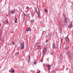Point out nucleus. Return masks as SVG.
I'll return each mask as SVG.
<instances>
[{"mask_svg": "<svg viewBox=\"0 0 73 73\" xmlns=\"http://www.w3.org/2000/svg\"><path fill=\"white\" fill-rule=\"evenodd\" d=\"M71 51H70V50H68L67 54L69 58H72V55H71Z\"/></svg>", "mask_w": 73, "mask_h": 73, "instance_id": "1", "label": "nucleus"}, {"mask_svg": "<svg viewBox=\"0 0 73 73\" xmlns=\"http://www.w3.org/2000/svg\"><path fill=\"white\" fill-rule=\"evenodd\" d=\"M46 50H47V48L46 47H44L43 49L42 53H46Z\"/></svg>", "mask_w": 73, "mask_h": 73, "instance_id": "2", "label": "nucleus"}, {"mask_svg": "<svg viewBox=\"0 0 73 73\" xmlns=\"http://www.w3.org/2000/svg\"><path fill=\"white\" fill-rule=\"evenodd\" d=\"M21 48L22 49L24 48V42L21 43Z\"/></svg>", "mask_w": 73, "mask_h": 73, "instance_id": "3", "label": "nucleus"}, {"mask_svg": "<svg viewBox=\"0 0 73 73\" xmlns=\"http://www.w3.org/2000/svg\"><path fill=\"white\" fill-rule=\"evenodd\" d=\"M47 66L48 67V72H50V68H51V65H50L49 64H48L47 65Z\"/></svg>", "mask_w": 73, "mask_h": 73, "instance_id": "4", "label": "nucleus"}, {"mask_svg": "<svg viewBox=\"0 0 73 73\" xmlns=\"http://www.w3.org/2000/svg\"><path fill=\"white\" fill-rule=\"evenodd\" d=\"M65 40L66 41L69 42V39L68 38L66 37L65 38Z\"/></svg>", "mask_w": 73, "mask_h": 73, "instance_id": "5", "label": "nucleus"}, {"mask_svg": "<svg viewBox=\"0 0 73 73\" xmlns=\"http://www.w3.org/2000/svg\"><path fill=\"white\" fill-rule=\"evenodd\" d=\"M53 49H54L56 47V44L54 43H53L52 44Z\"/></svg>", "mask_w": 73, "mask_h": 73, "instance_id": "6", "label": "nucleus"}, {"mask_svg": "<svg viewBox=\"0 0 73 73\" xmlns=\"http://www.w3.org/2000/svg\"><path fill=\"white\" fill-rule=\"evenodd\" d=\"M62 54H61V53L59 54V58L60 60H61V59H62Z\"/></svg>", "mask_w": 73, "mask_h": 73, "instance_id": "7", "label": "nucleus"}, {"mask_svg": "<svg viewBox=\"0 0 73 73\" xmlns=\"http://www.w3.org/2000/svg\"><path fill=\"white\" fill-rule=\"evenodd\" d=\"M73 27V24L72 23L69 24V25L68 26L69 28H71V27Z\"/></svg>", "mask_w": 73, "mask_h": 73, "instance_id": "8", "label": "nucleus"}, {"mask_svg": "<svg viewBox=\"0 0 73 73\" xmlns=\"http://www.w3.org/2000/svg\"><path fill=\"white\" fill-rule=\"evenodd\" d=\"M69 46H68L64 48V49L65 50H68V49H69Z\"/></svg>", "mask_w": 73, "mask_h": 73, "instance_id": "9", "label": "nucleus"}, {"mask_svg": "<svg viewBox=\"0 0 73 73\" xmlns=\"http://www.w3.org/2000/svg\"><path fill=\"white\" fill-rule=\"evenodd\" d=\"M67 18L66 17L64 19V22L65 23H67L68 21H67Z\"/></svg>", "mask_w": 73, "mask_h": 73, "instance_id": "10", "label": "nucleus"}, {"mask_svg": "<svg viewBox=\"0 0 73 73\" xmlns=\"http://www.w3.org/2000/svg\"><path fill=\"white\" fill-rule=\"evenodd\" d=\"M35 11H36V13H37V12H38V11H39V9L37 8H36Z\"/></svg>", "mask_w": 73, "mask_h": 73, "instance_id": "11", "label": "nucleus"}, {"mask_svg": "<svg viewBox=\"0 0 73 73\" xmlns=\"http://www.w3.org/2000/svg\"><path fill=\"white\" fill-rule=\"evenodd\" d=\"M36 13H37L38 16H39V15H40V11H37Z\"/></svg>", "mask_w": 73, "mask_h": 73, "instance_id": "12", "label": "nucleus"}, {"mask_svg": "<svg viewBox=\"0 0 73 73\" xmlns=\"http://www.w3.org/2000/svg\"><path fill=\"white\" fill-rule=\"evenodd\" d=\"M19 53L18 52H16L15 53V55H16V56H18V55H19Z\"/></svg>", "mask_w": 73, "mask_h": 73, "instance_id": "13", "label": "nucleus"}, {"mask_svg": "<svg viewBox=\"0 0 73 73\" xmlns=\"http://www.w3.org/2000/svg\"><path fill=\"white\" fill-rule=\"evenodd\" d=\"M5 22L6 23V24H8V20H6Z\"/></svg>", "mask_w": 73, "mask_h": 73, "instance_id": "14", "label": "nucleus"}, {"mask_svg": "<svg viewBox=\"0 0 73 73\" xmlns=\"http://www.w3.org/2000/svg\"><path fill=\"white\" fill-rule=\"evenodd\" d=\"M51 38H52V35H50L49 36V39H51Z\"/></svg>", "mask_w": 73, "mask_h": 73, "instance_id": "15", "label": "nucleus"}, {"mask_svg": "<svg viewBox=\"0 0 73 73\" xmlns=\"http://www.w3.org/2000/svg\"><path fill=\"white\" fill-rule=\"evenodd\" d=\"M38 46V43H36L35 44V46Z\"/></svg>", "mask_w": 73, "mask_h": 73, "instance_id": "16", "label": "nucleus"}, {"mask_svg": "<svg viewBox=\"0 0 73 73\" xmlns=\"http://www.w3.org/2000/svg\"><path fill=\"white\" fill-rule=\"evenodd\" d=\"M46 53V52H44V53H42V54H43V56H42V57H44V56H45V53Z\"/></svg>", "mask_w": 73, "mask_h": 73, "instance_id": "17", "label": "nucleus"}, {"mask_svg": "<svg viewBox=\"0 0 73 73\" xmlns=\"http://www.w3.org/2000/svg\"><path fill=\"white\" fill-rule=\"evenodd\" d=\"M11 13H12V14H13L15 13V11H11Z\"/></svg>", "mask_w": 73, "mask_h": 73, "instance_id": "18", "label": "nucleus"}, {"mask_svg": "<svg viewBox=\"0 0 73 73\" xmlns=\"http://www.w3.org/2000/svg\"><path fill=\"white\" fill-rule=\"evenodd\" d=\"M44 11L46 13V12H47V9H45L44 10Z\"/></svg>", "mask_w": 73, "mask_h": 73, "instance_id": "19", "label": "nucleus"}, {"mask_svg": "<svg viewBox=\"0 0 73 73\" xmlns=\"http://www.w3.org/2000/svg\"><path fill=\"white\" fill-rule=\"evenodd\" d=\"M31 23H33V22H34V20H33V19H32L31 21Z\"/></svg>", "mask_w": 73, "mask_h": 73, "instance_id": "20", "label": "nucleus"}, {"mask_svg": "<svg viewBox=\"0 0 73 73\" xmlns=\"http://www.w3.org/2000/svg\"><path fill=\"white\" fill-rule=\"evenodd\" d=\"M11 72L12 73H14V72H15V70H12L11 71Z\"/></svg>", "mask_w": 73, "mask_h": 73, "instance_id": "21", "label": "nucleus"}, {"mask_svg": "<svg viewBox=\"0 0 73 73\" xmlns=\"http://www.w3.org/2000/svg\"><path fill=\"white\" fill-rule=\"evenodd\" d=\"M1 36H2V33L0 32V37H1Z\"/></svg>", "mask_w": 73, "mask_h": 73, "instance_id": "22", "label": "nucleus"}, {"mask_svg": "<svg viewBox=\"0 0 73 73\" xmlns=\"http://www.w3.org/2000/svg\"><path fill=\"white\" fill-rule=\"evenodd\" d=\"M28 29H29V31H31V28L29 27Z\"/></svg>", "mask_w": 73, "mask_h": 73, "instance_id": "23", "label": "nucleus"}, {"mask_svg": "<svg viewBox=\"0 0 73 73\" xmlns=\"http://www.w3.org/2000/svg\"><path fill=\"white\" fill-rule=\"evenodd\" d=\"M50 54H51V55H53V52H51L50 53Z\"/></svg>", "mask_w": 73, "mask_h": 73, "instance_id": "24", "label": "nucleus"}, {"mask_svg": "<svg viewBox=\"0 0 73 73\" xmlns=\"http://www.w3.org/2000/svg\"><path fill=\"white\" fill-rule=\"evenodd\" d=\"M29 59L31 60V56H29Z\"/></svg>", "mask_w": 73, "mask_h": 73, "instance_id": "25", "label": "nucleus"}, {"mask_svg": "<svg viewBox=\"0 0 73 73\" xmlns=\"http://www.w3.org/2000/svg\"><path fill=\"white\" fill-rule=\"evenodd\" d=\"M28 31H29V29H28L26 30V32H28Z\"/></svg>", "mask_w": 73, "mask_h": 73, "instance_id": "26", "label": "nucleus"}, {"mask_svg": "<svg viewBox=\"0 0 73 73\" xmlns=\"http://www.w3.org/2000/svg\"><path fill=\"white\" fill-rule=\"evenodd\" d=\"M12 42H13V43H12V44H13V45H15V43H14V42L13 41Z\"/></svg>", "mask_w": 73, "mask_h": 73, "instance_id": "27", "label": "nucleus"}, {"mask_svg": "<svg viewBox=\"0 0 73 73\" xmlns=\"http://www.w3.org/2000/svg\"><path fill=\"white\" fill-rule=\"evenodd\" d=\"M30 60L29 59V60H27V61L29 63V62H30V61H29Z\"/></svg>", "mask_w": 73, "mask_h": 73, "instance_id": "28", "label": "nucleus"}, {"mask_svg": "<svg viewBox=\"0 0 73 73\" xmlns=\"http://www.w3.org/2000/svg\"><path fill=\"white\" fill-rule=\"evenodd\" d=\"M23 15H24V16H25H25H26V15H25V13H24Z\"/></svg>", "mask_w": 73, "mask_h": 73, "instance_id": "29", "label": "nucleus"}, {"mask_svg": "<svg viewBox=\"0 0 73 73\" xmlns=\"http://www.w3.org/2000/svg\"><path fill=\"white\" fill-rule=\"evenodd\" d=\"M36 64V62H34V65H35Z\"/></svg>", "mask_w": 73, "mask_h": 73, "instance_id": "30", "label": "nucleus"}, {"mask_svg": "<svg viewBox=\"0 0 73 73\" xmlns=\"http://www.w3.org/2000/svg\"><path fill=\"white\" fill-rule=\"evenodd\" d=\"M15 20H16V21H17V17H15Z\"/></svg>", "mask_w": 73, "mask_h": 73, "instance_id": "31", "label": "nucleus"}, {"mask_svg": "<svg viewBox=\"0 0 73 73\" xmlns=\"http://www.w3.org/2000/svg\"><path fill=\"white\" fill-rule=\"evenodd\" d=\"M48 42V40H47L46 41V42Z\"/></svg>", "mask_w": 73, "mask_h": 73, "instance_id": "32", "label": "nucleus"}, {"mask_svg": "<svg viewBox=\"0 0 73 73\" xmlns=\"http://www.w3.org/2000/svg\"><path fill=\"white\" fill-rule=\"evenodd\" d=\"M26 8H27L28 9H29V7H28V6H27Z\"/></svg>", "mask_w": 73, "mask_h": 73, "instance_id": "33", "label": "nucleus"}, {"mask_svg": "<svg viewBox=\"0 0 73 73\" xmlns=\"http://www.w3.org/2000/svg\"><path fill=\"white\" fill-rule=\"evenodd\" d=\"M44 35V32H42V35Z\"/></svg>", "mask_w": 73, "mask_h": 73, "instance_id": "34", "label": "nucleus"}, {"mask_svg": "<svg viewBox=\"0 0 73 73\" xmlns=\"http://www.w3.org/2000/svg\"><path fill=\"white\" fill-rule=\"evenodd\" d=\"M43 32L44 33H44L45 34V33H46V32H45V31H44V32Z\"/></svg>", "mask_w": 73, "mask_h": 73, "instance_id": "35", "label": "nucleus"}, {"mask_svg": "<svg viewBox=\"0 0 73 73\" xmlns=\"http://www.w3.org/2000/svg\"><path fill=\"white\" fill-rule=\"evenodd\" d=\"M15 23H17V21H15Z\"/></svg>", "mask_w": 73, "mask_h": 73, "instance_id": "36", "label": "nucleus"}, {"mask_svg": "<svg viewBox=\"0 0 73 73\" xmlns=\"http://www.w3.org/2000/svg\"><path fill=\"white\" fill-rule=\"evenodd\" d=\"M40 45H38V47H40Z\"/></svg>", "mask_w": 73, "mask_h": 73, "instance_id": "37", "label": "nucleus"}, {"mask_svg": "<svg viewBox=\"0 0 73 73\" xmlns=\"http://www.w3.org/2000/svg\"><path fill=\"white\" fill-rule=\"evenodd\" d=\"M43 66H45V64H43Z\"/></svg>", "mask_w": 73, "mask_h": 73, "instance_id": "38", "label": "nucleus"}, {"mask_svg": "<svg viewBox=\"0 0 73 73\" xmlns=\"http://www.w3.org/2000/svg\"><path fill=\"white\" fill-rule=\"evenodd\" d=\"M0 69H1V66H0Z\"/></svg>", "mask_w": 73, "mask_h": 73, "instance_id": "39", "label": "nucleus"}, {"mask_svg": "<svg viewBox=\"0 0 73 73\" xmlns=\"http://www.w3.org/2000/svg\"><path fill=\"white\" fill-rule=\"evenodd\" d=\"M41 61V62H42V60L41 61Z\"/></svg>", "mask_w": 73, "mask_h": 73, "instance_id": "40", "label": "nucleus"}, {"mask_svg": "<svg viewBox=\"0 0 73 73\" xmlns=\"http://www.w3.org/2000/svg\"><path fill=\"white\" fill-rule=\"evenodd\" d=\"M17 11V9H16V11Z\"/></svg>", "mask_w": 73, "mask_h": 73, "instance_id": "41", "label": "nucleus"}, {"mask_svg": "<svg viewBox=\"0 0 73 73\" xmlns=\"http://www.w3.org/2000/svg\"><path fill=\"white\" fill-rule=\"evenodd\" d=\"M1 26V23H0V27Z\"/></svg>", "mask_w": 73, "mask_h": 73, "instance_id": "42", "label": "nucleus"}, {"mask_svg": "<svg viewBox=\"0 0 73 73\" xmlns=\"http://www.w3.org/2000/svg\"><path fill=\"white\" fill-rule=\"evenodd\" d=\"M39 72H40V71H39V72H37V73H39Z\"/></svg>", "mask_w": 73, "mask_h": 73, "instance_id": "43", "label": "nucleus"}, {"mask_svg": "<svg viewBox=\"0 0 73 73\" xmlns=\"http://www.w3.org/2000/svg\"><path fill=\"white\" fill-rule=\"evenodd\" d=\"M13 32L12 33H13Z\"/></svg>", "mask_w": 73, "mask_h": 73, "instance_id": "44", "label": "nucleus"}, {"mask_svg": "<svg viewBox=\"0 0 73 73\" xmlns=\"http://www.w3.org/2000/svg\"><path fill=\"white\" fill-rule=\"evenodd\" d=\"M69 0V1H70V0Z\"/></svg>", "mask_w": 73, "mask_h": 73, "instance_id": "45", "label": "nucleus"}, {"mask_svg": "<svg viewBox=\"0 0 73 73\" xmlns=\"http://www.w3.org/2000/svg\"><path fill=\"white\" fill-rule=\"evenodd\" d=\"M33 28H34V27H33Z\"/></svg>", "mask_w": 73, "mask_h": 73, "instance_id": "46", "label": "nucleus"}, {"mask_svg": "<svg viewBox=\"0 0 73 73\" xmlns=\"http://www.w3.org/2000/svg\"><path fill=\"white\" fill-rule=\"evenodd\" d=\"M27 15H28V14H27Z\"/></svg>", "mask_w": 73, "mask_h": 73, "instance_id": "47", "label": "nucleus"}]
</instances>
